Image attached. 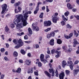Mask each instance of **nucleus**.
Returning <instances> with one entry per match:
<instances>
[{
	"mask_svg": "<svg viewBox=\"0 0 79 79\" xmlns=\"http://www.w3.org/2000/svg\"><path fill=\"white\" fill-rule=\"evenodd\" d=\"M21 20L23 23H20L17 25V27H18V29L23 27L24 26H25L27 24V21H26L27 19H24L23 16L22 15V14L18 15V17L16 19V21H15L14 23L15 24H18V23H19Z\"/></svg>",
	"mask_w": 79,
	"mask_h": 79,
	"instance_id": "obj_1",
	"label": "nucleus"
},
{
	"mask_svg": "<svg viewBox=\"0 0 79 79\" xmlns=\"http://www.w3.org/2000/svg\"><path fill=\"white\" fill-rule=\"evenodd\" d=\"M18 44L15 47V48H19V47H22L24 44V43L22 41V40H21V39H19V40L17 39H14L13 40V42L16 45L17 43H18Z\"/></svg>",
	"mask_w": 79,
	"mask_h": 79,
	"instance_id": "obj_2",
	"label": "nucleus"
},
{
	"mask_svg": "<svg viewBox=\"0 0 79 79\" xmlns=\"http://www.w3.org/2000/svg\"><path fill=\"white\" fill-rule=\"evenodd\" d=\"M58 14L57 13H56L55 14V15H52V21L54 23H56L57 21L59 20V18L57 17L56 16H58Z\"/></svg>",
	"mask_w": 79,
	"mask_h": 79,
	"instance_id": "obj_3",
	"label": "nucleus"
},
{
	"mask_svg": "<svg viewBox=\"0 0 79 79\" xmlns=\"http://www.w3.org/2000/svg\"><path fill=\"white\" fill-rule=\"evenodd\" d=\"M7 8V5L6 4H4L2 6V11L1 13V14H4V13H5V11H6V8Z\"/></svg>",
	"mask_w": 79,
	"mask_h": 79,
	"instance_id": "obj_4",
	"label": "nucleus"
},
{
	"mask_svg": "<svg viewBox=\"0 0 79 79\" xmlns=\"http://www.w3.org/2000/svg\"><path fill=\"white\" fill-rule=\"evenodd\" d=\"M32 13V12L31 11H28L27 12L25 13L24 15V19H27V18H28V16H29L28 15H27L28 14H31Z\"/></svg>",
	"mask_w": 79,
	"mask_h": 79,
	"instance_id": "obj_5",
	"label": "nucleus"
},
{
	"mask_svg": "<svg viewBox=\"0 0 79 79\" xmlns=\"http://www.w3.org/2000/svg\"><path fill=\"white\" fill-rule=\"evenodd\" d=\"M64 76V73L62 72L59 75V78L60 79H63Z\"/></svg>",
	"mask_w": 79,
	"mask_h": 79,
	"instance_id": "obj_6",
	"label": "nucleus"
},
{
	"mask_svg": "<svg viewBox=\"0 0 79 79\" xmlns=\"http://www.w3.org/2000/svg\"><path fill=\"white\" fill-rule=\"evenodd\" d=\"M32 27L36 31H39V27H34V23H33L32 25Z\"/></svg>",
	"mask_w": 79,
	"mask_h": 79,
	"instance_id": "obj_7",
	"label": "nucleus"
},
{
	"mask_svg": "<svg viewBox=\"0 0 79 79\" xmlns=\"http://www.w3.org/2000/svg\"><path fill=\"white\" fill-rule=\"evenodd\" d=\"M25 63L27 65H30V64H31V62L29 60H26Z\"/></svg>",
	"mask_w": 79,
	"mask_h": 79,
	"instance_id": "obj_8",
	"label": "nucleus"
},
{
	"mask_svg": "<svg viewBox=\"0 0 79 79\" xmlns=\"http://www.w3.org/2000/svg\"><path fill=\"white\" fill-rule=\"evenodd\" d=\"M67 6L68 9H69V10H72V9L74 8L73 6H71L69 3H68L67 4Z\"/></svg>",
	"mask_w": 79,
	"mask_h": 79,
	"instance_id": "obj_9",
	"label": "nucleus"
},
{
	"mask_svg": "<svg viewBox=\"0 0 79 79\" xmlns=\"http://www.w3.org/2000/svg\"><path fill=\"white\" fill-rule=\"evenodd\" d=\"M54 39H52L50 41V44L51 45H52V46H53V45H54V44H55V43H54Z\"/></svg>",
	"mask_w": 79,
	"mask_h": 79,
	"instance_id": "obj_10",
	"label": "nucleus"
},
{
	"mask_svg": "<svg viewBox=\"0 0 79 79\" xmlns=\"http://www.w3.org/2000/svg\"><path fill=\"white\" fill-rule=\"evenodd\" d=\"M33 69L32 67H31L30 69L28 70L27 71V73L28 74H30V73H33Z\"/></svg>",
	"mask_w": 79,
	"mask_h": 79,
	"instance_id": "obj_11",
	"label": "nucleus"
},
{
	"mask_svg": "<svg viewBox=\"0 0 79 79\" xmlns=\"http://www.w3.org/2000/svg\"><path fill=\"white\" fill-rule=\"evenodd\" d=\"M44 73L47 76H48V77H51V74H50L48 73L47 71H45L44 72Z\"/></svg>",
	"mask_w": 79,
	"mask_h": 79,
	"instance_id": "obj_12",
	"label": "nucleus"
},
{
	"mask_svg": "<svg viewBox=\"0 0 79 79\" xmlns=\"http://www.w3.org/2000/svg\"><path fill=\"white\" fill-rule=\"evenodd\" d=\"M5 31L7 33H10V29L8 27H5Z\"/></svg>",
	"mask_w": 79,
	"mask_h": 79,
	"instance_id": "obj_13",
	"label": "nucleus"
},
{
	"mask_svg": "<svg viewBox=\"0 0 79 79\" xmlns=\"http://www.w3.org/2000/svg\"><path fill=\"white\" fill-rule=\"evenodd\" d=\"M79 69H75L73 70V73L74 74H77V72H79Z\"/></svg>",
	"mask_w": 79,
	"mask_h": 79,
	"instance_id": "obj_14",
	"label": "nucleus"
},
{
	"mask_svg": "<svg viewBox=\"0 0 79 79\" xmlns=\"http://www.w3.org/2000/svg\"><path fill=\"white\" fill-rule=\"evenodd\" d=\"M40 58L41 61H42L44 58V55L42 54H41L40 56Z\"/></svg>",
	"mask_w": 79,
	"mask_h": 79,
	"instance_id": "obj_15",
	"label": "nucleus"
},
{
	"mask_svg": "<svg viewBox=\"0 0 79 79\" xmlns=\"http://www.w3.org/2000/svg\"><path fill=\"white\" fill-rule=\"evenodd\" d=\"M18 52L16 51H15L13 53V56H15V57H17V56H18Z\"/></svg>",
	"mask_w": 79,
	"mask_h": 79,
	"instance_id": "obj_16",
	"label": "nucleus"
},
{
	"mask_svg": "<svg viewBox=\"0 0 79 79\" xmlns=\"http://www.w3.org/2000/svg\"><path fill=\"white\" fill-rule=\"evenodd\" d=\"M21 5V2H18L15 3L14 6H18V5Z\"/></svg>",
	"mask_w": 79,
	"mask_h": 79,
	"instance_id": "obj_17",
	"label": "nucleus"
},
{
	"mask_svg": "<svg viewBox=\"0 0 79 79\" xmlns=\"http://www.w3.org/2000/svg\"><path fill=\"white\" fill-rule=\"evenodd\" d=\"M57 43L58 44H62V41L60 39H58L57 40Z\"/></svg>",
	"mask_w": 79,
	"mask_h": 79,
	"instance_id": "obj_18",
	"label": "nucleus"
},
{
	"mask_svg": "<svg viewBox=\"0 0 79 79\" xmlns=\"http://www.w3.org/2000/svg\"><path fill=\"white\" fill-rule=\"evenodd\" d=\"M16 72L18 73H21V69L20 68H19L16 71Z\"/></svg>",
	"mask_w": 79,
	"mask_h": 79,
	"instance_id": "obj_19",
	"label": "nucleus"
},
{
	"mask_svg": "<svg viewBox=\"0 0 79 79\" xmlns=\"http://www.w3.org/2000/svg\"><path fill=\"white\" fill-rule=\"evenodd\" d=\"M66 64V61L63 60L62 62V67L63 68H64Z\"/></svg>",
	"mask_w": 79,
	"mask_h": 79,
	"instance_id": "obj_20",
	"label": "nucleus"
},
{
	"mask_svg": "<svg viewBox=\"0 0 79 79\" xmlns=\"http://www.w3.org/2000/svg\"><path fill=\"white\" fill-rule=\"evenodd\" d=\"M28 32H29V34H32V30L30 27H29L28 29Z\"/></svg>",
	"mask_w": 79,
	"mask_h": 79,
	"instance_id": "obj_21",
	"label": "nucleus"
},
{
	"mask_svg": "<svg viewBox=\"0 0 79 79\" xmlns=\"http://www.w3.org/2000/svg\"><path fill=\"white\" fill-rule=\"evenodd\" d=\"M64 37L65 39H70L69 37V36L68 35L66 34L64 35Z\"/></svg>",
	"mask_w": 79,
	"mask_h": 79,
	"instance_id": "obj_22",
	"label": "nucleus"
},
{
	"mask_svg": "<svg viewBox=\"0 0 79 79\" xmlns=\"http://www.w3.org/2000/svg\"><path fill=\"white\" fill-rule=\"evenodd\" d=\"M52 25V23L51 21H48V23L47 24V26H50L51 25Z\"/></svg>",
	"mask_w": 79,
	"mask_h": 79,
	"instance_id": "obj_23",
	"label": "nucleus"
},
{
	"mask_svg": "<svg viewBox=\"0 0 79 79\" xmlns=\"http://www.w3.org/2000/svg\"><path fill=\"white\" fill-rule=\"evenodd\" d=\"M43 16H44V13L42 12L40 14V15L39 16V17L40 18H41V19H43Z\"/></svg>",
	"mask_w": 79,
	"mask_h": 79,
	"instance_id": "obj_24",
	"label": "nucleus"
},
{
	"mask_svg": "<svg viewBox=\"0 0 79 79\" xmlns=\"http://www.w3.org/2000/svg\"><path fill=\"white\" fill-rule=\"evenodd\" d=\"M73 44H79V43H77V41L76 40V39H74L73 40Z\"/></svg>",
	"mask_w": 79,
	"mask_h": 79,
	"instance_id": "obj_25",
	"label": "nucleus"
},
{
	"mask_svg": "<svg viewBox=\"0 0 79 79\" xmlns=\"http://www.w3.org/2000/svg\"><path fill=\"white\" fill-rule=\"evenodd\" d=\"M66 27L68 29H71L72 28V26H71L69 24H68L66 25Z\"/></svg>",
	"mask_w": 79,
	"mask_h": 79,
	"instance_id": "obj_26",
	"label": "nucleus"
},
{
	"mask_svg": "<svg viewBox=\"0 0 79 79\" xmlns=\"http://www.w3.org/2000/svg\"><path fill=\"white\" fill-rule=\"evenodd\" d=\"M50 35L51 36H52V37H54L55 36V33L53 31L50 34Z\"/></svg>",
	"mask_w": 79,
	"mask_h": 79,
	"instance_id": "obj_27",
	"label": "nucleus"
},
{
	"mask_svg": "<svg viewBox=\"0 0 79 79\" xmlns=\"http://www.w3.org/2000/svg\"><path fill=\"white\" fill-rule=\"evenodd\" d=\"M20 52L23 55H25V53H26V52L24 51V50L23 49L21 50L20 51Z\"/></svg>",
	"mask_w": 79,
	"mask_h": 79,
	"instance_id": "obj_28",
	"label": "nucleus"
},
{
	"mask_svg": "<svg viewBox=\"0 0 79 79\" xmlns=\"http://www.w3.org/2000/svg\"><path fill=\"white\" fill-rule=\"evenodd\" d=\"M35 75V76H39L38 72V70H36L34 72Z\"/></svg>",
	"mask_w": 79,
	"mask_h": 79,
	"instance_id": "obj_29",
	"label": "nucleus"
},
{
	"mask_svg": "<svg viewBox=\"0 0 79 79\" xmlns=\"http://www.w3.org/2000/svg\"><path fill=\"white\" fill-rule=\"evenodd\" d=\"M69 15V11H67L64 13V15L65 16H68V15Z\"/></svg>",
	"mask_w": 79,
	"mask_h": 79,
	"instance_id": "obj_30",
	"label": "nucleus"
},
{
	"mask_svg": "<svg viewBox=\"0 0 79 79\" xmlns=\"http://www.w3.org/2000/svg\"><path fill=\"white\" fill-rule=\"evenodd\" d=\"M74 35H76V37L79 35V34H78L76 32V30L74 31Z\"/></svg>",
	"mask_w": 79,
	"mask_h": 79,
	"instance_id": "obj_31",
	"label": "nucleus"
},
{
	"mask_svg": "<svg viewBox=\"0 0 79 79\" xmlns=\"http://www.w3.org/2000/svg\"><path fill=\"white\" fill-rule=\"evenodd\" d=\"M49 71L50 73H53V72H54L53 68L49 69Z\"/></svg>",
	"mask_w": 79,
	"mask_h": 79,
	"instance_id": "obj_32",
	"label": "nucleus"
},
{
	"mask_svg": "<svg viewBox=\"0 0 79 79\" xmlns=\"http://www.w3.org/2000/svg\"><path fill=\"white\" fill-rule=\"evenodd\" d=\"M74 64L73 65H70V68L71 70H73V66H74Z\"/></svg>",
	"mask_w": 79,
	"mask_h": 79,
	"instance_id": "obj_33",
	"label": "nucleus"
},
{
	"mask_svg": "<svg viewBox=\"0 0 79 79\" xmlns=\"http://www.w3.org/2000/svg\"><path fill=\"white\" fill-rule=\"evenodd\" d=\"M68 64H70V65H73L74 64H73V61H70V62L68 61L67 62Z\"/></svg>",
	"mask_w": 79,
	"mask_h": 79,
	"instance_id": "obj_34",
	"label": "nucleus"
},
{
	"mask_svg": "<svg viewBox=\"0 0 79 79\" xmlns=\"http://www.w3.org/2000/svg\"><path fill=\"white\" fill-rule=\"evenodd\" d=\"M41 61H42L44 63V64L46 63L47 62V60H45V59H43L42 60H41Z\"/></svg>",
	"mask_w": 79,
	"mask_h": 79,
	"instance_id": "obj_35",
	"label": "nucleus"
},
{
	"mask_svg": "<svg viewBox=\"0 0 79 79\" xmlns=\"http://www.w3.org/2000/svg\"><path fill=\"white\" fill-rule=\"evenodd\" d=\"M47 21H45L44 22V26H47Z\"/></svg>",
	"mask_w": 79,
	"mask_h": 79,
	"instance_id": "obj_36",
	"label": "nucleus"
},
{
	"mask_svg": "<svg viewBox=\"0 0 79 79\" xmlns=\"http://www.w3.org/2000/svg\"><path fill=\"white\" fill-rule=\"evenodd\" d=\"M65 72L67 75H68L70 73V71L68 70H66Z\"/></svg>",
	"mask_w": 79,
	"mask_h": 79,
	"instance_id": "obj_37",
	"label": "nucleus"
},
{
	"mask_svg": "<svg viewBox=\"0 0 79 79\" xmlns=\"http://www.w3.org/2000/svg\"><path fill=\"white\" fill-rule=\"evenodd\" d=\"M51 30V28H48L47 29L45 30V32H48V31H50Z\"/></svg>",
	"mask_w": 79,
	"mask_h": 79,
	"instance_id": "obj_38",
	"label": "nucleus"
},
{
	"mask_svg": "<svg viewBox=\"0 0 79 79\" xmlns=\"http://www.w3.org/2000/svg\"><path fill=\"white\" fill-rule=\"evenodd\" d=\"M55 53H56L57 54V55H60V54H61V52H58V51L57 50H56V51Z\"/></svg>",
	"mask_w": 79,
	"mask_h": 79,
	"instance_id": "obj_39",
	"label": "nucleus"
},
{
	"mask_svg": "<svg viewBox=\"0 0 79 79\" xmlns=\"http://www.w3.org/2000/svg\"><path fill=\"white\" fill-rule=\"evenodd\" d=\"M56 73V77H58V71H57V70H56V72H55Z\"/></svg>",
	"mask_w": 79,
	"mask_h": 79,
	"instance_id": "obj_40",
	"label": "nucleus"
},
{
	"mask_svg": "<svg viewBox=\"0 0 79 79\" xmlns=\"http://www.w3.org/2000/svg\"><path fill=\"white\" fill-rule=\"evenodd\" d=\"M18 10H19V12H21V10H22V8H21V7L20 6H18Z\"/></svg>",
	"mask_w": 79,
	"mask_h": 79,
	"instance_id": "obj_41",
	"label": "nucleus"
},
{
	"mask_svg": "<svg viewBox=\"0 0 79 79\" xmlns=\"http://www.w3.org/2000/svg\"><path fill=\"white\" fill-rule=\"evenodd\" d=\"M69 35L70 38L71 39V37H72L73 36V33H71Z\"/></svg>",
	"mask_w": 79,
	"mask_h": 79,
	"instance_id": "obj_42",
	"label": "nucleus"
},
{
	"mask_svg": "<svg viewBox=\"0 0 79 79\" xmlns=\"http://www.w3.org/2000/svg\"><path fill=\"white\" fill-rule=\"evenodd\" d=\"M55 52V49H52L51 50V53L53 55L54 53Z\"/></svg>",
	"mask_w": 79,
	"mask_h": 79,
	"instance_id": "obj_43",
	"label": "nucleus"
},
{
	"mask_svg": "<svg viewBox=\"0 0 79 79\" xmlns=\"http://www.w3.org/2000/svg\"><path fill=\"white\" fill-rule=\"evenodd\" d=\"M38 66L39 67H41L42 66V63L40 62H39L38 63Z\"/></svg>",
	"mask_w": 79,
	"mask_h": 79,
	"instance_id": "obj_44",
	"label": "nucleus"
},
{
	"mask_svg": "<svg viewBox=\"0 0 79 79\" xmlns=\"http://www.w3.org/2000/svg\"><path fill=\"white\" fill-rule=\"evenodd\" d=\"M46 11L47 13H48V11H50V10L48 9V7L47 6H46Z\"/></svg>",
	"mask_w": 79,
	"mask_h": 79,
	"instance_id": "obj_45",
	"label": "nucleus"
},
{
	"mask_svg": "<svg viewBox=\"0 0 79 79\" xmlns=\"http://www.w3.org/2000/svg\"><path fill=\"white\" fill-rule=\"evenodd\" d=\"M72 11H73V12H74V13H75V12H76V11H77V9L76 8H74L72 9Z\"/></svg>",
	"mask_w": 79,
	"mask_h": 79,
	"instance_id": "obj_46",
	"label": "nucleus"
},
{
	"mask_svg": "<svg viewBox=\"0 0 79 79\" xmlns=\"http://www.w3.org/2000/svg\"><path fill=\"white\" fill-rule=\"evenodd\" d=\"M75 18H76L77 20H79V15H74Z\"/></svg>",
	"mask_w": 79,
	"mask_h": 79,
	"instance_id": "obj_47",
	"label": "nucleus"
},
{
	"mask_svg": "<svg viewBox=\"0 0 79 79\" xmlns=\"http://www.w3.org/2000/svg\"><path fill=\"white\" fill-rule=\"evenodd\" d=\"M10 27H11V28L13 29V28H14V27H15V25H14V24L12 23L10 25Z\"/></svg>",
	"mask_w": 79,
	"mask_h": 79,
	"instance_id": "obj_48",
	"label": "nucleus"
},
{
	"mask_svg": "<svg viewBox=\"0 0 79 79\" xmlns=\"http://www.w3.org/2000/svg\"><path fill=\"white\" fill-rule=\"evenodd\" d=\"M4 77H5V75H2L1 76V79H3L4 78Z\"/></svg>",
	"mask_w": 79,
	"mask_h": 79,
	"instance_id": "obj_49",
	"label": "nucleus"
},
{
	"mask_svg": "<svg viewBox=\"0 0 79 79\" xmlns=\"http://www.w3.org/2000/svg\"><path fill=\"white\" fill-rule=\"evenodd\" d=\"M46 2H49L50 3L52 2H53V0H46Z\"/></svg>",
	"mask_w": 79,
	"mask_h": 79,
	"instance_id": "obj_50",
	"label": "nucleus"
},
{
	"mask_svg": "<svg viewBox=\"0 0 79 79\" xmlns=\"http://www.w3.org/2000/svg\"><path fill=\"white\" fill-rule=\"evenodd\" d=\"M42 2H37V6H39V5H41Z\"/></svg>",
	"mask_w": 79,
	"mask_h": 79,
	"instance_id": "obj_51",
	"label": "nucleus"
},
{
	"mask_svg": "<svg viewBox=\"0 0 79 79\" xmlns=\"http://www.w3.org/2000/svg\"><path fill=\"white\" fill-rule=\"evenodd\" d=\"M25 43H27V44H30V43H31V41H25L24 42Z\"/></svg>",
	"mask_w": 79,
	"mask_h": 79,
	"instance_id": "obj_52",
	"label": "nucleus"
},
{
	"mask_svg": "<svg viewBox=\"0 0 79 79\" xmlns=\"http://www.w3.org/2000/svg\"><path fill=\"white\" fill-rule=\"evenodd\" d=\"M39 6H37L36 8V11H39Z\"/></svg>",
	"mask_w": 79,
	"mask_h": 79,
	"instance_id": "obj_53",
	"label": "nucleus"
},
{
	"mask_svg": "<svg viewBox=\"0 0 79 79\" xmlns=\"http://www.w3.org/2000/svg\"><path fill=\"white\" fill-rule=\"evenodd\" d=\"M15 13H19V11L17 10V9H15Z\"/></svg>",
	"mask_w": 79,
	"mask_h": 79,
	"instance_id": "obj_54",
	"label": "nucleus"
},
{
	"mask_svg": "<svg viewBox=\"0 0 79 79\" xmlns=\"http://www.w3.org/2000/svg\"><path fill=\"white\" fill-rule=\"evenodd\" d=\"M49 66H50V68H51V69L53 68H52V65L51 63H49Z\"/></svg>",
	"mask_w": 79,
	"mask_h": 79,
	"instance_id": "obj_55",
	"label": "nucleus"
},
{
	"mask_svg": "<svg viewBox=\"0 0 79 79\" xmlns=\"http://www.w3.org/2000/svg\"><path fill=\"white\" fill-rule=\"evenodd\" d=\"M5 50L4 48H2L1 49V52H4V51H5Z\"/></svg>",
	"mask_w": 79,
	"mask_h": 79,
	"instance_id": "obj_56",
	"label": "nucleus"
},
{
	"mask_svg": "<svg viewBox=\"0 0 79 79\" xmlns=\"http://www.w3.org/2000/svg\"><path fill=\"white\" fill-rule=\"evenodd\" d=\"M51 36L49 34H48L47 35V38H48V39H50L51 37Z\"/></svg>",
	"mask_w": 79,
	"mask_h": 79,
	"instance_id": "obj_57",
	"label": "nucleus"
},
{
	"mask_svg": "<svg viewBox=\"0 0 79 79\" xmlns=\"http://www.w3.org/2000/svg\"><path fill=\"white\" fill-rule=\"evenodd\" d=\"M4 59L6 61H8V58H7L6 57H4Z\"/></svg>",
	"mask_w": 79,
	"mask_h": 79,
	"instance_id": "obj_58",
	"label": "nucleus"
},
{
	"mask_svg": "<svg viewBox=\"0 0 79 79\" xmlns=\"http://www.w3.org/2000/svg\"><path fill=\"white\" fill-rule=\"evenodd\" d=\"M61 23L62 24V25L64 26V24H65V23H64V22L63 21H62L61 22Z\"/></svg>",
	"mask_w": 79,
	"mask_h": 79,
	"instance_id": "obj_59",
	"label": "nucleus"
},
{
	"mask_svg": "<svg viewBox=\"0 0 79 79\" xmlns=\"http://www.w3.org/2000/svg\"><path fill=\"white\" fill-rule=\"evenodd\" d=\"M15 2V0H11V3H14Z\"/></svg>",
	"mask_w": 79,
	"mask_h": 79,
	"instance_id": "obj_60",
	"label": "nucleus"
},
{
	"mask_svg": "<svg viewBox=\"0 0 79 79\" xmlns=\"http://www.w3.org/2000/svg\"><path fill=\"white\" fill-rule=\"evenodd\" d=\"M37 13H38V11L36 10H35L34 11V14H35V15L37 14Z\"/></svg>",
	"mask_w": 79,
	"mask_h": 79,
	"instance_id": "obj_61",
	"label": "nucleus"
},
{
	"mask_svg": "<svg viewBox=\"0 0 79 79\" xmlns=\"http://www.w3.org/2000/svg\"><path fill=\"white\" fill-rule=\"evenodd\" d=\"M24 39L25 40L27 39V35H26L24 36Z\"/></svg>",
	"mask_w": 79,
	"mask_h": 79,
	"instance_id": "obj_62",
	"label": "nucleus"
},
{
	"mask_svg": "<svg viewBox=\"0 0 79 79\" xmlns=\"http://www.w3.org/2000/svg\"><path fill=\"white\" fill-rule=\"evenodd\" d=\"M19 63H23V61L22 60H19Z\"/></svg>",
	"mask_w": 79,
	"mask_h": 79,
	"instance_id": "obj_63",
	"label": "nucleus"
},
{
	"mask_svg": "<svg viewBox=\"0 0 79 79\" xmlns=\"http://www.w3.org/2000/svg\"><path fill=\"white\" fill-rule=\"evenodd\" d=\"M76 2L78 5H79V0H76Z\"/></svg>",
	"mask_w": 79,
	"mask_h": 79,
	"instance_id": "obj_64",
	"label": "nucleus"
}]
</instances>
